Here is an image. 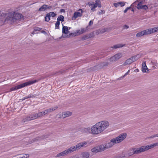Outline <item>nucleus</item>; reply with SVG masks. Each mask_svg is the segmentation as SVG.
I'll use <instances>...</instances> for the list:
<instances>
[{"mask_svg": "<svg viewBox=\"0 0 158 158\" xmlns=\"http://www.w3.org/2000/svg\"><path fill=\"white\" fill-rule=\"evenodd\" d=\"M127 135L126 133L121 134L118 136L111 139L110 142L101 145L102 146L103 150L111 147L115 143H120L126 138Z\"/></svg>", "mask_w": 158, "mask_h": 158, "instance_id": "nucleus-1", "label": "nucleus"}, {"mask_svg": "<svg viewBox=\"0 0 158 158\" xmlns=\"http://www.w3.org/2000/svg\"><path fill=\"white\" fill-rule=\"evenodd\" d=\"M24 17L22 14L16 13L13 14L10 13L7 16V19H9L10 23L16 22L21 19H23Z\"/></svg>", "mask_w": 158, "mask_h": 158, "instance_id": "nucleus-2", "label": "nucleus"}, {"mask_svg": "<svg viewBox=\"0 0 158 158\" xmlns=\"http://www.w3.org/2000/svg\"><path fill=\"white\" fill-rule=\"evenodd\" d=\"M39 80H34L32 81H28L25 82L24 83L22 84H21L17 85L15 87H12L10 89V90L11 91H14L15 90H16L20 89H21L22 88H23L25 86H26L28 85H32L34 83H35L37 82Z\"/></svg>", "mask_w": 158, "mask_h": 158, "instance_id": "nucleus-3", "label": "nucleus"}, {"mask_svg": "<svg viewBox=\"0 0 158 158\" xmlns=\"http://www.w3.org/2000/svg\"><path fill=\"white\" fill-rule=\"evenodd\" d=\"M87 144V143L84 142L78 143L75 146H72L66 150L67 153L68 154L71 153L75 151L78 150L80 149L81 147H83Z\"/></svg>", "mask_w": 158, "mask_h": 158, "instance_id": "nucleus-4", "label": "nucleus"}, {"mask_svg": "<svg viewBox=\"0 0 158 158\" xmlns=\"http://www.w3.org/2000/svg\"><path fill=\"white\" fill-rule=\"evenodd\" d=\"M100 123H97L92 127L91 133L93 134H98L103 131L100 127Z\"/></svg>", "mask_w": 158, "mask_h": 158, "instance_id": "nucleus-5", "label": "nucleus"}, {"mask_svg": "<svg viewBox=\"0 0 158 158\" xmlns=\"http://www.w3.org/2000/svg\"><path fill=\"white\" fill-rule=\"evenodd\" d=\"M109 64L108 62H103L100 63L96 65L91 67L90 68V71H93L101 69L104 67L107 66Z\"/></svg>", "mask_w": 158, "mask_h": 158, "instance_id": "nucleus-6", "label": "nucleus"}, {"mask_svg": "<svg viewBox=\"0 0 158 158\" xmlns=\"http://www.w3.org/2000/svg\"><path fill=\"white\" fill-rule=\"evenodd\" d=\"M147 146H143L139 148H134L133 149V151L130 153V155H132L134 154H139L141 152H144L148 150Z\"/></svg>", "mask_w": 158, "mask_h": 158, "instance_id": "nucleus-7", "label": "nucleus"}, {"mask_svg": "<svg viewBox=\"0 0 158 158\" xmlns=\"http://www.w3.org/2000/svg\"><path fill=\"white\" fill-rule=\"evenodd\" d=\"M6 14L3 13L0 15V26L3 25L4 23H8L9 21V19H7V16L6 18Z\"/></svg>", "mask_w": 158, "mask_h": 158, "instance_id": "nucleus-8", "label": "nucleus"}, {"mask_svg": "<svg viewBox=\"0 0 158 158\" xmlns=\"http://www.w3.org/2000/svg\"><path fill=\"white\" fill-rule=\"evenodd\" d=\"M138 55H135L127 59L123 63V65L124 66H125L127 64H130L136 61L139 59V58H137V56Z\"/></svg>", "mask_w": 158, "mask_h": 158, "instance_id": "nucleus-9", "label": "nucleus"}, {"mask_svg": "<svg viewBox=\"0 0 158 158\" xmlns=\"http://www.w3.org/2000/svg\"><path fill=\"white\" fill-rule=\"evenodd\" d=\"M98 123H100V126L102 131H104L105 129L108 127L109 125V122L106 121H101Z\"/></svg>", "mask_w": 158, "mask_h": 158, "instance_id": "nucleus-10", "label": "nucleus"}, {"mask_svg": "<svg viewBox=\"0 0 158 158\" xmlns=\"http://www.w3.org/2000/svg\"><path fill=\"white\" fill-rule=\"evenodd\" d=\"M103 151L102 146L101 145L98 147H94L91 149V151L94 153H97Z\"/></svg>", "mask_w": 158, "mask_h": 158, "instance_id": "nucleus-11", "label": "nucleus"}, {"mask_svg": "<svg viewBox=\"0 0 158 158\" xmlns=\"http://www.w3.org/2000/svg\"><path fill=\"white\" fill-rule=\"evenodd\" d=\"M142 2H140L137 5V7L139 10L143 9L147 10L148 9V7L146 5H142Z\"/></svg>", "mask_w": 158, "mask_h": 158, "instance_id": "nucleus-12", "label": "nucleus"}, {"mask_svg": "<svg viewBox=\"0 0 158 158\" xmlns=\"http://www.w3.org/2000/svg\"><path fill=\"white\" fill-rule=\"evenodd\" d=\"M142 70L143 73H148L149 71L146 65L145 62H143L142 64Z\"/></svg>", "mask_w": 158, "mask_h": 158, "instance_id": "nucleus-13", "label": "nucleus"}, {"mask_svg": "<svg viewBox=\"0 0 158 158\" xmlns=\"http://www.w3.org/2000/svg\"><path fill=\"white\" fill-rule=\"evenodd\" d=\"M88 30V27H86L85 28H81V30L78 31L77 32H76V33H77V35L87 31Z\"/></svg>", "mask_w": 158, "mask_h": 158, "instance_id": "nucleus-14", "label": "nucleus"}, {"mask_svg": "<svg viewBox=\"0 0 158 158\" xmlns=\"http://www.w3.org/2000/svg\"><path fill=\"white\" fill-rule=\"evenodd\" d=\"M62 25L63 26L62 31L63 33L64 34H68L69 31L68 27L65 26H64L63 24H62Z\"/></svg>", "mask_w": 158, "mask_h": 158, "instance_id": "nucleus-15", "label": "nucleus"}, {"mask_svg": "<svg viewBox=\"0 0 158 158\" xmlns=\"http://www.w3.org/2000/svg\"><path fill=\"white\" fill-rule=\"evenodd\" d=\"M79 10L81 11V13L76 11L75 12L74 14L73 17L75 18H76L78 17H81L82 15V13L83 11L82 9H79Z\"/></svg>", "mask_w": 158, "mask_h": 158, "instance_id": "nucleus-16", "label": "nucleus"}, {"mask_svg": "<svg viewBox=\"0 0 158 158\" xmlns=\"http://www.w3.org/2000/svg\"><path fill=\"white\" fill-rule=\"evenodd\" d=\"M63 114L62 117L63 118L68 117L72 115V113L69 111L65 112L64 113H63Z\"/></svg>", "mask_w": 158, "mask_h": 158, "instance_id": "nucleus-17", "label": "nucleus"}, {"mask_svg": "<svg viewBox=\"0 0 158 158\" xmlns=\"http://www.w3.org/2000/svg\"><path fill=\"white\" fill-rule=\"evenodd\" d=\"M158 145V143H154L153 144H152L150 145H147V147L148 149V150L151 149L152 148H153L154 147Z\"/></svg>", "mask_w": 158, "mask_h": 158, "instance_id": "nucleus-18", "label": "nucleus"}, {"mask_svg": "<svg viewBox=\"0 0 158 158\" xmlns=\"http://www.w3.org/2000/svg\"><path fill=\"white\" fill-rule=\"evenodd\" d=\"M125 45V44L123 45H122V44H118L116 45H114L113 47H111L110 48L112 49H116L117 48H119L123 47Z\"/></svg>", "mask_w": 158, "mask_h": 158, "instance_id": "nucleus-19", "label": "nucleus"}, {"mask_svg": "<svg viewBox=\"0 0 158 158\" xmlns=\"http://www.w3.org/2000/svg\"><path fill=\"white\" fill-rule=\"evenodd\" d=\"M67 154H68V153L66 150H65L61 152L58 154L56 155V157H59L61 156H64Z\"/></svg>", "mask_w": 158, "mask_h": 158, "instance_id": "nucleus-20", "label": "nucleus"}, {"mask_svg": "<svg viewBox=\"0 0 158 158\" xmlns=\"http://www.w3.org/2000/svg\"><path fill=\"white\" fill-rule=\"evenodd\" d=\"M31 120L35 119L38 118L37 116V113H35L29 115Z\"/></svg>", "mask_w": 158, "mask_h": 158, "instance_id": "nucleus-21", "label": "nucleus"}, {"mask_svg": "<svg viewBox=\"0 0 158 158\" xmlns=\"http://www.w3.org/2000/svg\"><path fill=\"white\" fill-rule=\"evenodd\" d=\"M70 69V68H69L66 69L60 70L59 72L56 73L55 74H64L66 73V71L67 70Z\"/></svg>", "mask_w": 158, "mask_h": 158, "instance_id": "nucleus-22", "label": "nucleus"}, {"mask_svg": "<svg viewBox=\"0 0 158 158\" xmlns=\"http://www.w3.org/2000/svg\"><path fill=\"white\" fill-rule=\"evenodd\" d=\"M31 120L30 116L29 115L28 116L26 117L23 118L22 121V122L23 123H24Z\"/></svg>", "mask_w": 158, "mask_h": 158, "instance_id": "nucleus-23", "label": "nucleus"}, {"mask_svg": "<svg viewBox=\"0 0 158 158\" xmlns=\"http://www.w3.org/2000/svg\"><path fill=\"white\" fill-rule=\"evenodd\" d=\"M82 158H88L89 156V153L87 152H85L82 154Z\"/></svg>", "mask_w": 158, "mask_h": 158, "instance_id": "nucleus-24", "label": "nucleus"}, {"mask_svg": "<svg viewBox=\"0 0 158 158\" xmlns=\"http://www.w3.org/2000/svg\"><path fill=\"white\" fill-rule=\"evenodd\" d=\"M51 14L50 13H47L45 17V21L46 22H48L50 20Z\"/></svg>", "mask_w": 158, "mask_h": 158, "instance_id": "nucleus-25", "label": "nucleus"}, {"mask_svg": "<svg viewBox=\"0 0 158 158\" xmlns=\"http://www.w3.org/2000/svg\"><path fill=\"white\" fill-rule=\"evenodd\" d=\"M47 5L46 4H44L38 10L39 11H44L46 10V7Z\"/></svg>", "mask_w": 158, "mask_h": 158, "instance_id": "nucleus-26", "label": "nucleus"}, {"mask_svg": "<svg viewBox=\"0 0 158 158\" xmlns=\"http://www.w3.org/2000/svg\"><path fill=\"white\" fill-rule=\"evenodd\" d=\"M92 128L87 127L84 128L83 130V132L86 133H91Z\"/></svg>", "mask_w": 158, "mask_h": 158, "instance_id": "nucleus-27", "label": "nucleus"}, {"mask_svg": "<svg viewBox=\"0 0 158 158\" xmlns=\"http://www.w3.org/2000/svg\"><path fill=\"white\" fill-rule=\"evenodd\" d=\"M58 108V107L57 106H55L53 108H49V109L46 110L47 112V113H50L52 112V111H53L54 110H55L56 109Z\"/></svg>", "mask_w": 158, "mask_h": 158, "instance_id": "nucleus-28", "label": "nucleus"}, {"mask_svg": "<svg viewBox=\"0 0 158 158\" xmlns=\"http://www.w3.org/2000/svg\"><path fill=\"white\" fill-rule=\"evenodd\" d=\"M64 17L63 15H60L57 19V21L58 22H60V21H61L62 22L64 21Z\"/></svg>", "mask_w": 158, "mask_h": 158, "instance_id": "nucleus-29", "label": "nucleus"}, {"mask_svg": "<svg viewBox=\"0 0 158 158\" xmlns=\"http://www.w3.org/2000/svg\"><path fill=\"white\" fill-rule=\"evenodd\" d=\"M114 56L116 58V59L117 60H118L119 59L121 58L122 56V55L121 53H119L116 54H115Z\"/></svg>", "mask_w": 158, "mask_h": 158, "instance_id": "nucleus-30", "label": "nucleus"}, {"mask_svg": "<svg viewBox=\"0 0 158 158\" xmlns=\"http://www.w3.org/2000/svg\"><path fill=\"white\" fill-rule=\"evenodd\" d=\"M95 5L96 6H98V7L100 8L102 6L101 2L100 0H96L95 1Z\"/></svg>", "mask_w": 158, "mask_h": 158, "instance_id": "nucleus-31", "label": "nucleus"}, {"mask_svg": "<svg viewBox=\"0 0 158 158\" xmlns=\"http://www.w3.org/2000/svg\"><path fill=\"white\" fill-rule=\"evenodd\" d=\"M144 35H145L144 34V32L143 31L137 33L136 35V36L137 37H139Z\"/></svg>", "mask_w": 158, "mask_h": 158, "instance_id": "nucleus-32", "label": "nucleus"}, {"mask_svg": "<svg viewBox=\"0 0 158 158\" xmlns=\"http://www.w3.org/2000/svg\"><path fill=\"white\" fill-rule=\"evenodd\" d=\"M77 35V33H76V32H75L74 33H70L69 35H67V36H66V37H71L72 36V37L73 36H76Z\"/></svg>", "mask_w": 158, "mask_h": 158, "instance_id": "nucleus-33", "label": "nucleus"}, {"mask_svg": "<svg viewBox=\"0 0 158 158\" xmlns=\"http://www.w3.org/2000/svg\"><path fill=\"white\" fill-rule=\"evenodd\" d=\"M60 22H58L57 21L55 23V29H59V25H60Z\"/></svg>", "mask_w": 158, "mask_h": 158, "instance_id": "nucleus-34", "label": "nucleus"}, {"mask_svg": "<svg viewBox=\"0 0 158 158\" xmlns=\"http://www.w3.org/2000/svg\"><path fill=\"white\" fill-rule=\"evenodd\" d=\"M143 31L144 32V34L145 35L151 34L150 33V29H147L146 30H143Z\"/></svg>", "mask_w": 158, "mask_h": 158, "instance_id": "nucleus-35", "label": "nucleus"}, {"mask_svg": "<svg viewBox=\"0 0 158 158\" xmlns=\"http://www.w3.org/2000/svg\"><path fill=\"white\" fill-rule=\"evenodd\" d=\"M91 5V10H93V11H94V10H93L97 6H96V5H95V4H91L90 5Z\"/></svg>", "mask_w": 158, "mask_h": 158, "instance_id": "nucleus-36", "label": "nucleus"}, {"mask_svg": "<svg viewBox=\"0 0 158 158\" xmlns=\"http://www.w3.org/2000/svg\"><path fill=\"white\" fill-rule=\"evenodd\" d=\"M110 61L113 62V61H116L117 60L116 59V58L114 57V56H112L111 57L110 59Z\"/></svg>", "mask_w": 158, "mask_h": 158, "instance_id": "nucleus-37", "label": "nucleus"}, {"mask_svg": "<svg viewBox=\"0 0 158 158\" xmlns=\"http://www.w3.org/2000/svg\"><path fill=\"white\" fill-rule=\"evenodd\" d=\"M150 34L156 32L155 27L150 29Z\"/></svg>", "mask_w": 158, "mask_h": 158, "instance_id": "nucleus-38", "label": "nucleus"}, {"mask_svg": "<svg viewBox=\"0 0 158 158\" xmlns=\"http://www.w3.org/2000/svg\"><path fill=\"white\" fill-rule=\"evenodd\" d=\"M42 29L41 28L35 27L34 28V31H40Z\"/></svg>", "mask_w": 158, "mask_h": 158, "instance_id": "nucleus-39", "label": "nucleus"}, {"mask_svg": "<svg viewBox=\"0 0 158 158\" xmlns=\"http://www.w3.org/2000/svg\"><path fill=\"white\" fill-rule=\"evenodd\" d=\"M88 39L89 38L88 37L87 35H86L83 36L81 38V39L83 40H86Z\"/></svg>", "mask_w": 158, "mask_h": 158, "instance_id": "nucleus-40", "label": "nucleus"}, {"mask_svg": "<svg viewBox=\"0 0 158 158\" xmlns=\"http://www.w3.org/2000/svg\"><path fill=\"white\" fill-rule=\"evenodd\" d=\"M49 13H50V14H51V16H52V17H55L57 15L56 14L53 12H49Z\"/></svg>", "mask_w": 158, "mask_h": 158, "instance_id": "nucleus-41", "label": "nucleus"}, {"mask_svg": "<svg viewBox=\"0 0 158 158\" xmlns=\"http://www.w3.org/2000/svg\"><path fill=\"white\" fill-rule=\"evenodd\" d=\"M87 35L88 36L89 39L92 38L94 36V34L92 33H90L89 34Z\"/></svg>", "mask_w": 158, "mask_h": 158, "instance_id": "nucleus-42", "label": "nucleus"}, {"mask_svg": "<svg viewBox=\"0 0 158 158\" xmlns=\"http://www.w3.org/2000/svg\"><path fill=\"white\" fill-rule=\"evenodd\" d=\"M155 137H158V133L157 134H156L154 135L151 136H150L148 138L150 139V138H154Z\"/></svg>", "mask_w": 158, "mask_h": 158, "instance_id": "nucleus-43", "label": "nucleus"}, {"mask_svg": "<svg viewBox=\"0 0 158 158\" xmlns=\"http://www.w3.org/2000/svg\"><path fill=\"white\" fill-rule=\"evenodd\" d=\"M105 11L104 10H101L100 11L98 12V15H100L102 14H104L105 13Z\"/></svg>", "mask_w": 158, "mask_h": 158, "instance_id": "nucleus-44", "label": "nucleus"}, {"mask_svg": "<svg viewBox=\"0 0 158 158\" xmlns=\"http://www.w3.org/2000/svg\"><path fill=\"white\" fill-rule=\"evenodd\" d=\"M37 116L38 117V118H40V117L42 116L43 115L42 112H41L37 113Z\"/></svg>", "mask_w": 158, "mask_h": 158, "instance_id": "nucleus-45", "label": "nucleus"}, {"mask_svg": "<svg viewBox=\"0 0 158 158\" xmlns=\"http://www.w3.org/2000/svg\"><path fill=\"white\" fill-rule=\"evenodd\" d=\"M119 2V4L120 5L121 7L125 5V3L123 2Z\"/></svg>", "mask_w": 158, "mask_h": 158, "instance_id": "nucleus-46", "label": "nucleus"}, {"mask_svg": "<svg viewBox=\"0 0 158 158\" xmlns=\"http://www.w3.org/2000/svg\"><path fill=\"white\" fill-rule=\"evenodd\" d=\"M139 0H137L136 1H135L131 5V6H135V4H136L137 2H138Z\"/></svg>", "mask_w": 158, "mask_h": 158, "instance_id": "nucleus-47", "label": "nucleus"}, {"mask_svg": "<svg viewBox=\"0 0 158 158\" xmlns=\"http://www.w3.org/2000/svg\"><path fill=\"white\" fill-rule=\"evenodd\" d=\"M119 2H118L117 3H114V5L116 7H118L119 6Z\"/></svg>", "mask_w": 158, "mask_h": 158, "instance_id": "nucleus-48", "label": "nucleus"}, {"mask_svg": "<svg viewBox=\"0 0 158 158\" xmlns=\"http://www.w3.org/2000/svg\"><path fill=\"white\" fill-rule=\"evenodd\" d=\"M28 97L29 98H34L35 97V95L34 94H30L28 95Z\"/></svg>", "mask_w": 158, "mask_h": 158, "instance_id": "nucleus-49", "label": "nucleus"}, {"mask_svg": "<svg viewBox=\"0 0 158 158\" xmlns=\"http://www.w3.org/2000/svg\"><path fill=\"white\" fill-rule=\"evenodd\" d=\"M129 27V26L127 25H125L123 26V29H127Z\"/></svg>", "mask_w": 158, "mask_h": 158, "instance_id": "nucleus-50", "label": "nucleus"}, {"mask_svg": "<svg viewBox=\"0 0 158 158\" xmlns=\"http://www.w3.org/2000/svg\"><path fill=\"white\" fill-rule=\"evenodd\" d=\"M42 112L43 116L44 115H45L46 114H47V112L46 110H45L44 111L41 112Z\"/></svg>", "mask_w": 158, "mask_h": 158, "instance_id": "nucleus-51", "label": "nucleus"}, {"mask_svg": "<svg viewBox=\"0 0 158 158\" xmlns=\"http://www.w3.org/2000/svg\"><path fill=\"white\" fill-rule=\"evenodd\" d=\"M93 23V22L92 20H90L89 23L88 25L89 26H90L91 25H92Z\"/></svg>", "mask_w": 158, "mask_h": 158, "instance_id": "nucleus-52", "label": "nucleus"}, {"mask_svg": "<svg viewBox=\"0 0 158 158\" xmlns=\"http://www.w3.org/2000/svg\"><path fill=\"white\" fill-rule=\"evenodd\" d=\"M106 31V30L104 28L101 30L100 32L102 33L105 32Z\"/></svg>", "mask_w": 158, "mask_h": 158, "instance_id": "nucleus-53", "label": "nucleus"}, {"mask_svg": "<svg viewBox=\"0 0 158 158\" xmlns=\"http://www.w3.org/2000/svg\"><path fill=\"white\" fill-rule=\"evenodd\" d=\"M46 9H50L52 8V6H48L47 5V6H46Z\"/></svg>", "mask_w": 158, "mask_h": 158, "instance_id": "nucleus-54", "label": "nucleus"}, {"mask_svg": "<svg viewBox=\"0 0 158 158\" xmlns=\"http://www.w3.org/2000/svg\"><path fill=\"white\" fill-rule=\"evenodd\" d=\"M130 70H129L123 76V77H124L125 76L127 75L129 73Z\"/></svg>", "mask_w": 158, "mask_h": 158, "instance_id": "nucleus-55", "label": "nucleus"}, {"mask_svg": "<svg viewBox=\"0 0 158 158\" xmlns=\"http://www.w3.org/2000/svg\"><path fill=\"white\" fill-rule=\"evenodd\" d=\"M60 12H65V11L64 9H62L60 10Z\"/></svg>", "mask_w": 158, "mask_h": 158, "instance_id": "nucleus-56", "label": "nucleus"}, {"mask_svg": "<svg viewBox=\"0 0 158 158\" xmlns=\"http://www.w3.org/2000/svg\"><path fill=\"white\" fill-rule=\"evenodd\" d=\"M41 32L42 33H44V34H47V33L46 32L44 31V30H42L41 31Z\"/></svg>", "mask_w": 158, "mask_h": 158, "instance_id": "nucleus-57", "label": "nucleus"}, {"mask_svg": "<svg viewBox=\"0 0 158 158\" xmlns=\"http://www.w3.org/2000/svg\"><path fill=\"white\" fill-rule=\"evenodd\" d=\"M25 158H28L29 157V155L28 154H25Z\"/></svg>", "mask_w": 158, "mask_h": 158, "instance_id": "nucleus-58", "label": "nucleus"}, {"mask_svg": "<svg viewBox=\"0 0 158 158\" xmlns=\"http://www.w3.org/2000/svg\"><path fill=\"white\" fill-rule=\"evenodd\" d=\"M156 30V32H158V26L157 27H155Z\"/></svg>", "mask_w": 158, "mask_h": 158, "instance_id": "nucleus-59", "label": "nucleus"}, {"mask_svg": "<svg viewBox=\"0 0 158 158\" xmlns=\"http://www.w3.org/2000/svg\"><path fill=\"white\" fill-rule=\"evenodd\" d=\"M127 10H128L127 9V8H126V9L124 10V13H126L127 12Z\"/></svg>", "mask_w": 158, "mask_h": 158, "instance_id": "nucleus-60", "label": "nucleus"}, {"mask_svg": "<svg viewBox=\"0 0 158 158\" xmlns=\"http://www.w3.org/2000/svg\"><path fill=\"white\" fill-rule=\"evenodd\" d=\"M124 77H123V76L121 77H120L119 78H118V80H121Z\"/></svg>", "mask_w": 158, "mask_h": 158, "instance_id": "nucleus-61", "label": "nucleus"}, {"mask_svg": "<svg viewBox=\"0 0 158 158\" xmlns=\"http://www.w3.org/2000/svg\"><path fill=\"white\" fill-rule=\"evenodd\" d=\"M70 158H79L76 156H73L72 157H70Z\"/></svg>", "mask_w": 158, "mask_h": 158, "instance_id": "nucleus-62", "label": "nucleus"}, {"mask_svg": "<svg viewBox=\"0 0 158 158\" xmlns=\"http://www.w3.org/2000/svg\"><path fill=\"white\" fill-rule=\"evenodd\" d=\"M131 6H129V7H127L126 8L127 9V10H128L129 9H130L131 8Z\"/></svg>", "mask_w": 158, "mask_h": 158, "instance_id": "nucleus-63", "label": "nucleus"}, {"mask_svg": "<svg viewBox=\"0 0 158 158\" xmlns=\"http://www.w3.org/2000/svg\"><path fill=\"white\" fill-rule=\"evenodd\" d=\"M19 158H25V156H20Z\"/></svg>", "mask_w": 158, "mask_h": 158, "instance_id": "nucleus-64", "label": "nucleus"}]
</instances>
